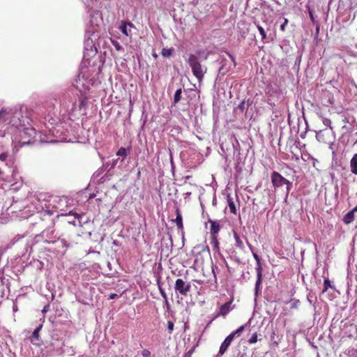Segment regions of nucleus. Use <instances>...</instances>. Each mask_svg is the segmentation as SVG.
<instances>
[{"instance_id": "nucleus-1", "label": "nucleus", "mask_w": 357, "mask_h": 357, "mask_svg": "<svg viewBox=\"0 0 357 357\" xmlns=\"http://www.w3.org/2000/svg\"><path fill=\"white\" fill-rule=\"evenodd\" d=\"M20 113L10 108L2 107L0 109V128L11 124L16 128L23 127L24 125L20 119Z\"/></svg>"}, {"instance_id": "nucleus-2", "label": "nucleus", "mask_w": 357, "mask_h": 357, "mask_svg": "<svg viewBox=\"0 0 357 357\" xmlns=\"http://www.w3.org/2000/svg\"><path fill=\"white\" fill-rule=\"evenodd\" d=\"M187 63L190 66L193 75L197 78L199 83L201 84L207 72V67L202 65L199 61L198 56L194 54H189Z\"/></svg>"}, {"instance_id": "nucleus-3", "label": "nucleus", "mask_w": 357, "mask_h": 357, "mask_svg": "<svg viewBox=\"0 0 357 357\" xmlns=\"http://www.w3.org/2000/svg\"><path fill=\"white\" fill-rule=\"evenodd\" d=\"M271 178L273 186L274 187L275 189L280 188L284 185H286V194L287 195H289L290 191V186L291 185V183L289 180L283 177L278 172L275 171L271 173Z\"/></svg>"}, {"instance_id": "nucleus-4", "label": "nucleus", "mask_w": 357, "mask_h": 357, "mask_svg": "<svg viewBox=\"0 0 357 357\" xmlns=\"http://www.w3.org/2000/svg\"><path fill=\"white\" fill-rule=\"evenodd\" d=\"M175 291L182 296H187L191 290V284L190 282H185L183 279L178 278L174 284Z\"/></svg>"}, {"instance_id": "nucleus-5", "label": "nucleus", "mask_w": 357, "mask_h": 357, "mask_svg": "<svg viewBox=\"0 0 357 357\" xmlns=\"http://www.w3.org/2000/svg\"><path fill=\"white\" fill-rule=\"evenodd\" d=\"M36 130L32 127L23 128L20 131V135L22 140V144H30L31 139L36 137Z\"/></svg>"}, {"instance_id": "nucleus-6", "label": "nucleus", "mask_w": 357, "mask_h": 357, "mask_svg": "<svg viewBox=\"0 0 357 357\" xmlns=\"http://www.w3.org/2000/svg\"><path fill=\"white\" fill-rule=\"evenodd\" d=\"M232 302L233 300L231 299V301L222 305L219 308V311L217 312L215 315V318L220 316L225 317L226 315H227L231 310Z\"/></svg>"}, {"instance_id": "nucleus-7", "label": "nucleus", "mask_w": 357, "mask_h": 357, "mask_svg": "<svg viewBox=\"0 0 357 357\" xmlns=\"http://www.w3.org/2000/svg\"><path fill=\"white\" fill-rule=\"evenodd\" d=\"M233 335L229 334L223 341V342L221 344L220 350L218 352V354L220 356H222L226 351L227 350L228 347L231 344V342L234 340Z\"/></svg>"}, {"instance_id": "nucleus-8", "label": "nucleus", "mask_w": 357, "mask_h": 357, "mask_svg": "<svg viewBox=\"0 0 357 357\" xmlns=\"http://www.w3.org/2000/svg\"><path fill=\"white\" fill-rule=\"evenodd\" d=\"M256 271H257V281L255 284V290L256 291H258L262 281V272H263V268L261 266V263L257 264L256 266Z\"/></svg>"}, {"instance_id": "nucleus-9", "label": "nucleus", "mask_w": 357, "mask_h": 357, "mask_svg": "<svg viewBox=\"0 0 357 357\" xmlns=\"http://www.w3.org/2000/svg\"><path fill=\"white\" fill-rule=\"evenodd\" d=\"M208 222L211 224V236H218L221 228L219 222L211 219L208 220Z\"/></svg>"}, {"instance_id": "nucleus-10", "label": "nucleus", "mask_w": 357, "mask_h": 357, "mask_svg": "<svg viewBox=\"0 0 357 357\" xmlns=\"http://www.w3.org/2000/svg\"><path fill=\"white\" fill-rule=\"evenodd\" d=\"M176 217L175 220H174V221L176 224L178 229L182 233H183V225L182 215L181 214L180 209L178 207L176 208Z\"/></svg>"}, {"instance_id": "nucleus-11", "label": "nucleus", "mask_w": 357, "mask_h": 357, "mask_svg": "<svg viewBox=\"0 0 357 357\" xmlns=\"http://www.w3.org/2000/svg\"><path fill=\"white\" fill-rule=\"evenodd\" d=\"M357 211V206L352 209L351 211H349L343 218V221L345 224L349 225L351 222H352L354 220V213Z\"/></svg>"}, {"instance_id": "nucleus-12", "label": "nucleus", "mask_w": 357, "mask_h": 357, "mask_svg": "<svg viewBox=\"0 0 357 357\" xmlns=\"http://www.w3.org/2000/svg\"><path fill=\"white\" fill-rule=\"evenodd\" d=\"M350 170L352 174L357 175V153L354 154L350 160Z\"/></svg>"}, {"instance_id": "nucleus-13", "label": "nucleus", "mask_w": 357, "mask_h": 357, "mask_svg": "<svg viewBox=\"0 0 357 357\" xmlns=\"http://www.w3.org/2000/svg\"><path fill=\"white\" fill-rule=\"evenodd\" d=\"M227 202L230 212L236 215L237 213V209L234 199L230 195L227 197Z\"/></svg>"}, {"instance_id": "nucleus-14", "label": "nucleus", "mask_w": 357, "mask_h": 357, "mask_svg": "<svg viewBox=\"0 0 357 357\" xmlns=\"http://www.w3.org/2000/svg\"><path fill=\"white\" fill-rule=\"evenodd\" d=\"M128 26H132V24L131 22H123L119 26L120 31L126 36H129V32L128 31Z\"/></svg>"}, {"instance_id": "nucleus-15", "label": "nucleus", "mask_w": 357, "mask_h": 357, "mask_svg": "<svg viewBox=\"0 0 357 357\" xmlns=\"http://www.w3.org/2000/svg\"><path fill=\"white\" fill-rule=\"evenodd\" d=\"M43 328V325L40 324L33 332L31 341H38L39 340V333Z\"/></svg>"}, {"instance_id": "nucleus-16", "label": "nucleus", "mask_w": 357, "mask_h": 357, "mask_svg": "<svg viewBox=\"0 0 357 357\" xmlns=\"http://www.w3.org/2000/svg\"><path fill=\"white\" fill-rule=\"evenodd\" d=\"M234 237L236 242L235 245L238 248L243 249L244 248L243 242L236 232H234Z\"/></svg>"}, {"instance_id": "nucleus-17", "label": "nucleus", "mask_w": 357, "mask_h": 357, "mask_svg": "<svg viewBox=\"0 0 357 357\" xmlns=\"http://www.w3.org/2000/svg\"><path fill=\"white\" fill-rule=\"evenodd\" d=\"M182 89L181 88L178 89L174 96V105H176L181 99Z\"/></svg>"}, {"instance_id": "nucleus-18", "label": "nucleus", "mask_w": 357, "mask_h": 357, "mask_svg": "<svg viewBox=\"0 0 357 357\" xmlns=\"http://www.w3.org/2000/svg\"><path fill=\"white\" fill-rule=\"evenodd\" d=\"M211 244L213 247L214 250H218L219 249V241L218 236H211Z\"/></svg>"}, {"instance_id": "nucleus-19", "label": "nucleus", "mask_w": 357, "mask_h": 357, "mask_svg": "<svg viewBox=\"0 0 357 357\" xmlns=\"http://www.w3.org/2000/svg\"><path fill=\"white\" fill-rule=\"evenodd\" d=\"M173 51H174L173 48H170V49L163 48L161 51V54L164 57H169L172 54Z\"/></svg>"}, {"instance_id": "nucleus-20", "label": "nucleus", "mask_w": 357, "mask_h": 357, "mask_svg": "<svg viewBox=\"0 0 357 357\" xmlns=\"http://www.w3.org/2000/svg\"><path fill=\"white\" fill-rule=\"evenodd\" d=\"M324 289L322 290V293H325L329 288L333 289V287L331 284V282L328 278L324 280Z\"/></svg>"}, {"instance_id": "nucleus-21", "label": "nucleus", "mask_w": 357, "mask_h": 357, "mask_svg": "<svg viewBox=\"0 0 357 357\" xmlns=\"http://www.w3.org/2000/svg\"><path fill=\"white\" fill-rule=\"evenodd\" d=\"M245 326L246 325H243L241 326H240L238 329H236V331H233L231 333H230L231 335H233V337H234L236 335L237 336H240L241 333L245 330Z\"/></svg>"}, {"instance_id": "nucleus-22", "label": "nucleus", "mask_w": 357, "mask_h": 357, "mask_svg": "<svg viewBox=\"0 0 357 357\" xmlns=\"http://www.w3.org/2000/svg\"><path fill=\"white\" fill-rule=\"evenodd\" d=\"M116 155L118 156H122V157H123L125 158L127 156V155H128V152H127V151H126V149L125 148L121 147L118 150V151L116 153Z\"/></svg>"}, {"instance_id": "nucleus-23", "label": "nucleus", "mask_w": 357, "mask_h": 357, "mask_svg": "<svg viewBox=\"0 0 357 357\" xmlns=\"http://www.w3.org/2000/svg\"><path fill=\"white\" fill-rule=\"evenodd\" d=\"M257 29L261 36L262 40H265L266 38V34L264 29L259 25H257Z\"/></svg>"}, {"instance_id": "nucleus-24", "label": "nucleus", "mask_w": 357, "mask_h": 357, "mask_svg": "<svg viewBox=\"0 0 357 357\" xmlns=\"http://www.w3.org/2000/svg\"><path fill=\"white\" fill-rule=\"evenodd\" d=\"M257 342V333H255L254 334H252L251 337L248 340V342L250 344H255Z\"/></svg>"}, {"instance_id": "nucleus-25", "label": "nucleus", "mask_w": 357, "mask_h": 357, "mask_svg": "<svg viewBox=\"0 0 357 357\" xmlns=\"http://www.w3.org/2000/svg\"><path fill=\"white\" fill-rule=\"evenodd\" d=\"M353 128H354V127L352 126H347L344 125L342 127V130H343V132L344 133L351 132L353 131Z\"/></svg>"}, {"instance_id": "nucleus-26", "label": "nucleus", "mask_w": 357, "mask_h": 357, "mask_svg": "<svg viewBox=\"0 0 357 357\" xmlns=\"http://www.w3.org/2000/svg\"><path fill=\"white\" fill-rule=\"evenodd\" d=\"M167 328L169 333H172L173 329H174V323L171 321H169L167 322Z\"/></svg>"}, {"instance_id": "nucleus-27", "label": "nucleus", "mask_w": 357, "mask_h": 357, "mask_svg": "<svg viewBox=\"0 0 357 357\" xmlns=\"http://www.w3.org/2000/svg\"><path fill=\"white\" fill-rule=\"evenodd\" d=\"M288 19L284 18V22L280 25V30L282 31H285V27L288 24Z\"/></svg>"}, {"instance_id": "nucleus-28", "label": "nucleus", "mask_w": 357, "mask_h": 357, "mask_svg": "<svg viewBox=\"0 0 357 357\" xmlns=\"http://www.w3.org/2000/svg\"><path fill=\"white\" fill-rule=\"evenodd\" d=\"M195 351V348H192L191 349H190L188 351H187L183 357H191L192 354L194 353Z\"/></svg>"}, {"instance_id": "nucleus-29", "label": "nucleus", "mask_w": 357, "mask_h": 357, "mask_svg": "<svg viewBox=\"0 0 357 357\" xmlns=\"http://www.w3.org/2000/svg\"><path fill=\"white\" fill-rule=\"evenodd\" d=\"M86 105L85 99H79V109L81 110V108Z\"/></svg>"}, {"instance_id": "nucleus-30", "label": "nucleus", "mask_w": 357, "mask_h": 357, "mask_svg": "<svg viewBox=\"0 0 357 357\" xmlns=\"http://www.w3.org/2000/svg\"><path fill=\"white\" fill-rule=\"evenodd\" d=\"M142 354L143 357H151V352L147 349H144Z\"/></svg>"}, {"instance_id": "nucleus-31", "label": "nucleus", "mask_w": 357, "mask_h": 357, "mask_svg": "<svg viewBox=\"0 0 357 357\" xmlns=\"http://www.w3.org/2000/svg\"><path fill=\"white\" fill-rule=\"evenodd\" d=\"M8 158V154L6 153H2L0 154V160L5 161Z\"/></svg>"}, {"instance_id": "nucleus-32", "label": "nucleus", "mask_w": 357, "mask_h": 357, "mask_svg": "<svg viewBox=\"0 0 357 357\" xmlns=\"http://www.w3.org/2000/svg\"><path fill=\"white\" fill-rule=\"evenodd\" d=\"M160 294L162 296V298H165L166 303H168L167 297L166 293L162 289H160Z\"/></svg>"}, {"instance_id": "nucleus-33", "label": "nucleus", "mask_w": 357, "mask_h": 357, "mask_svg": "<svg viewBox=\"0 0 357 357\" xmlns=\"http://www.w3.org/2000/svg\"><path fill=\"white\" fill-rule=\"evenodd\" d=\"M253 257H254L255 259L256 260L257 264L261 263V259H260L259 256L257 253L254 252L253 253Z\"/></svg>"}, {"instance_id": "nucleus-34", "label": "nucleus", "mask_w": 357, "mask_h": 357, "mask_svg": "<svg viewBox=\"0 0 357 357\" xmlns=\"http://www.w3.org/2000/svg\"><path fill=\"white\" fill-rule=\"evenodd\" d=\"M238 109L243 112L245 108V101H242L238 106Z\"/></svg>"}, {"instance_id": "nucleus-35", "label": "nucleus", "mask_w": 357, "mask_h": 357, "mask_svg": "<svg viewBox=\"0 0 357 357\" xmlns=\"http://www.w3.org/2000/svg\"><path fill=\"white\" fill-rule=\"evenodd\" d=\"M112 44L114 45L117 50H119L121 47L117 41H112Z\"/></svg>"}, {"instance_id": "nucleus-36", "label": "nucleus", "mask_w": 357, "mask_h": 357, "mask_svg": "<svg viewBox=\"0 0 357 357\" xmlns=\"http://www.w3.org/2000/svg\"><path fill=\"white\" fill-rule=\"evenodd\" d=\"M118 297H119V296H118V294H110L109 295V299H114V298H118Z\"/></svg>"}, {"instance_id": "nucleus-37", "label": "nucleus", "mask_w": 357, "mask_h": 357, "mask_svg": "<svg viewBox=\"0 0 357 357\" xmlns=\"http://www.w3.org/2000/svg\"><path fill=\"white\" fill-rule=\"evenodd\" d=\"M330 122H331V121H330V120H329V119H326L324 121V125H326V126H328V123H329Z\"/></svg>"}, {"instance_id": "nucleus-38", "label": "nucleus", "mask_w": 357, "mask_h": 357, "mask_svg": "<svg viewBox=\"0 0 357 357\" xmlns=\"http://www.w3.org/2000/svg\"><path fill=\"white\" fill-rule=\"evenodd\" d=\"M342 121H343V122H344V123H349V119H348V118H346V117H345Z\"/></svg>"}, {"instance_id": "nucleus-39", "label": "nucleus", "mask_w": 357, "mask_h": 357, "mask_svg": "<svg viewBox=\"0 0 357 357\" xmlns=\"http://www.w3.org/2000/svg\"><path fill=\"white\" fill-rule=\"evenodd\" d=\"M319 135H320V133H317L316 137H317V139L319 141L320 139H319Z\"/></svg>"}, {"instance_id": "nucleus-40", "label": "nucleus", "mask_w": 357, "mask_h": 357, "mask_svg": "<svg viewBox=\"0 0 357 357\" xmlns=\"http://www.w3.org/2000/svg\"><path fill=\"white\" fill-rule=\"evenodd\" d=\"M75 109V105H73V108H72V110L74 111Z\"/></svg>"}, {"instance_id": "nucleus-41", "label": "nucleus", "mask_w": 357, "mask_h": 357, "mask_svg": "<svg viewBox=\"0 0 357 357\" xmlns=\"http://www.w3.org/2000/svg\"><path fill=\"white\" fill-rule=\"evenodd\" d=\"M225 264H226V266H227V268H229L228 264H227L226 261H225Z\"/></svg>"}, {"instance_id": "nucleus-42", "label": "nucleus", "mask_w": 357, "mask_h": 357, "mask_svg": "<svg viewBox=\"0 0 357 357\" xmlns=\"http://www.w3.org/2000/svg\"><path fill=\"white\" fill-rule=\"evenodd\" d=\"M355 143L357 144V139H356V142Z\"/></svg>"}]
</instances>
